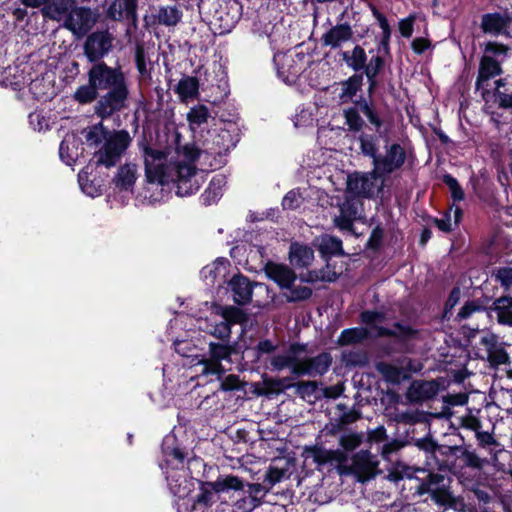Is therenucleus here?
<instances>
[{
    "label": "nucleus",
    "mask_w": 512,
    "mask_h": 512,
    "mask_svg": "<svg viewBox=\"0 0 512 512\" xmlns=\"http://www.w3.org/2000/svg\"><path fill=\"white\" fill-rule=\"evenodd\" d=\"M414 445L424 453L426 465L430 468L454 475L460 473L458 461L461 445L439 444L430 432L415 439Z\"/></svg>",
    "instance_id": "1"
},
{
    "label": "nucleus",
    "mask_w": 512,
    "mask_h": 512,
    "mask_svg": "<svg viewBox=\"0 0 512 512\" xmlns=\"http://www.w3.org/2000/svg\"><path fill=\"white\" fill-rule=\"evenodd\" d=\"M239 353L238 342H215L208 343V352L201 355L198 364L202 366L201 374L216 375L219 378L225 374L226 368L222 361L232 362V356Z\"/></svg>",
    "instance_id": "2"
},
{
    "label": "nucleus",
    "mask_w": 512,
    "mask_h": 512,
    "mask_svg": "<svg viewBox=\"0 0 512 512\" xmlns=\"http://www.w3.org/2000/svg\"><path fill=\"white\" fill-rule=\"evenodd\" d=\"M89 83L94 90H108L106 96H127L123 73L104 63L94 65L89 71Z\"/></svg>",
    "instance_id": "3"
},
{
    "label": "nucleus",
    "mask_w": 512,
    "mask_h": 512,
    "mask_svg": "<svg viewBox=\"0 0 512 512\" xmlns=\"http://www.w3.org/2000/svg\"><path fill=\"white\" fill-rule=\"evenodd\" d=\"M132 138L128 131L118 130L109 134L102 146L94 152L96 166H116L130 146Z\"/></svg>",
    "instance_id": "4"
},
{
    "label": "nucleus",
    "mask_w": 512,
    "mask_h": 512,
    "mask_svg": "<svg viewBox=\"0 0 512 512\" xmlns=\"http://www.w3.org/2000/svg\"><path fill=\"white\" fill-rule=\"evenodd\" d=\"M215 492H228L233 490L237 493L234 500V507L240 512H252L262 505V501L253 498L245 491V482L236 475H220L214 483H209Z\"/></svg>",
    "instance_id": "5"
},
{
    "label": "nucleus",
    "mask_w": 512,
    "mask_h": 512,
    "mask_svg": "<svg viewBox=\"0 0 512 512\" xmlns=\"http://www.w3.org/2000/svg\"><path fill=\"white\" fill-rule=\"evenodd\" d=\"M509 48L498 42H488L484 48V54L479 67V86L489 84L490 78H495L502 73L501 63L507 56Z\"/></svg>",
    "instance_id": "6"
},
{
    "label": "nucleus",
    "mask_w": 512,
    "mask_h": 512,
    "mask_svg": "<svg viewBox=\"0 0 512 512\" xmlns=\"http://www.w3.org/2000/svg\"><path fill=\"white\" fill-rule=\"evenodd\" d=\"M407 158L405 149L399 143H392L386 146L384 155L375 157L371 175L375 179L384 180L387 176L399 170Z\"/></svg>",
    "instance_id": "7"
},
{
    "label": "nucleus",
    "mask_w": 512,
    "mask_h": 512,
    "mask_svg": "<svg viewBox=\"0 0 512 512\" xmlns=\"http://www.w3.org/2000/svg\"><path fill=\"white\" fill-rule=\"evenodd\" d=\"M378 462L369 450H360L351 458V464L345 474L354 475L360 483H365L377 474Z\"/></svg>",
    "instance_id": "8"
},
{
    "label": "nucleus",
    "mask_w": 512,
    "mask_h": 512,
    "mask_svg": "<svg viewBox=\"0 0 512 512\" xmlns=\"http://www.w3.org/2000/svg\"><path fill=\"white\" fill-rule=\"evenodd\" d=\"M98 14L90 8H73L66 20L65 27L78 36L86 34L96 23Z\"/></svg>",
    "instance_id": "9"
},
{
    "label": "nucleus",
    "mask_w": 512,
    "mask_h": 512,
    "mask_svg": "<svg viewBox=\"0 0 512 512\" xmlns=\"http://www.w3.org/2000/svg\"><path fill=\"white\" fill-rule=\"evenodd\" d=\"M113 37L107 31L94 32L86 39L85 55L91 61L101 59L112 47Z\"/></svg>",
    "instance_id": "10"
},
{
    "label": "nucleus",
    "mask_w": 512,
    "mask_h": 512,
    "mask_svg": "<svg viewBox=\"0 0 512 512\" xmlns=\"http://www.w3.org/2000/svg\"><path fill=\"white\" fill-rule=\"evenodd\" d=\"M263 270L266 277L276 283L281 290L291 288V285L297 279L295 271L283 263L268 261Z\"/></svg>",
    "instance_id": "11"
},
{
    "label": "nucleus",
    "mask_w": 512,
    "mask_h": 512,
    "mask_svg": "<svg viewBox=\"0 0 512 512\" xmlns=\"http://www.w3.org/2000/svg\"><path fill=\"white\" fill-rule=\"evenodd\" d=\"M152 133L143 127L142 135L137 140L138 148L144 159V165L164 163L169 152L163 149L154 148L151 145Z\"/></svg>",
    "instance_id": "12"
},
{
    "label": "nucleus",
    "mask_w": 512,
    "mask_h": 512,
    "mask_svg": "<svg viewBox=\"0 0 512 512\" xmlns=\"http://www.w3.org/2000/svg\"><path fill=\"white\" fill-rule=\"evenodd\" d=\"M277 69L278 76L285 82L290 84L291 79L300 72L301 57L291 55L290 53H277L273 58Z\"/></svg>",
    "instance_id": "13"
},
{
    "label": "nucleus",
    "mask_w": 512,
    "mask_h": 512,
    "mask_svg": "<svg viewBox=\"0 0 512 512\" xmlns=\"http://www.w3.org/2000/svg\"><path fill=\"white\" fill-rule=\"evenodd\" d=\"M228 287L236 304L246 305L250 303L253 294V283L247 276L238 272L228 281Z\"/></svg>",
    "instance_id": "14"
},
{
    "label": "nucleus",
    "mask_w": 512,
    "mask_h": 512,
    "mask_svg": "<svg viewBox=\"0 0 512 512\" xmlns=\"http://www.w3.org/2000/svg\"><path fill=\"white\" fill-rule=\"evenodd\" d=\"M512 23V18L507 13H487L482 16L481 29L484 33L493 36L504 35Z\"/></svg>",
    "instance_id": "15"
},
{
    "label": "nucleus",
    "mask_w": 512,
    "mask_h": 512,
    "mask_svg": "<svg viewBox=\"0 0 512 512\" xmlns=\"http://www.w3.org/2000/svg\"><path fill=\"white\" fill-rule=\"evenodd\" d=\"M141 112L147 121H159L163 113V98H140L132 121L135 124V131L139 128L138 119Z\"/></svg>",
    "instance_id": "16"
},
{
    "label": "nucleus",
    "mask_w": 512,
    "mask_h": 512,
    "mask_svg": "<svg viewBox=\"0 0 512 512\" xmlns=\"http://www.w3.org/2000/svg\"><path fill=\"white\" fill-rule=\"evenodd\" d=\"M340 214L335 217V225L343 231H352L354 228V222L357 218V205L354 198L348 196L339 206Z\"/></svg>",
    "instance_id": "17"
},
{
    "label": "nucleus",
    "mask_w": 512,
    "mask_h": 512,
    "mask_svg": "<svg viewBox=\"0 0 512 512\" xmlns=\"http://www.w3.org/2000/svg\"><path fill=\"white\" fill-rule=\"evenodd\" d=\"M315 245L321 258L326 262L330 261L333 256L345 255L343 242L336 236L323 234L317 239V244Z\"/></svg>",
    "instance_id": "18"
},
{
    "label": "nucleus",
    "mask_w": 512,
    "mask_h": 512,
    "mask_svg": "<svg viewBox=\"0 0 512 512\" xmlns=\"http://www.w3.org/2000/svg\"><path fill=\"white\" fill-rule=\"evenodd\" d=\"M136 180L137 165L126 163L118 168L112 183L119 191H133Z\"/></svg>",
    "instance_id": "19"
},
{
    "label": "nucleus",
    "mask_w": 512,
    "mask_h": 512,
    "mask_svg": "<svg viewBox=\"0 0 512 512\" xmlns=\"http://www.w3.org/2000/svg\"><path fill=\"white\" fill-rule=\"evenodd\" d=\"M418 334V330L412 326L403 324L401 321L393 323L392 328L377 327V335L379 337H392L399 340V342H406L414 339Z\"/></svg>",
    "instance_id": "20"
},
{
    "label": "nucleus",
    "mask_w": 512,
    "mask_h": 512,
    "mask_svg": "<svg viewBox=\"0 0 512 512\" xmlns=\"http://www.w3.org/2000/svg\"><path fill=\"white\" fill-rule=\"evenodd\" d=\"M137 0H113L108 8L107 15L113 20L135 19Z\"/></svg>",
    "instance_id": "21"
},
{
    "label": "nucleus",
    "mask_w": 512,
    "mask_h": 512,
    "mask_svg": "<svg viewBox=\"0 0 512 512\" xmlns=\"http://www.w3.org/2000/svg\"><path fill=\"white\" fill-rule=\"evenodd\" d=\"M182 17L183 13L176 5L159 6L152 14L154 23L166 27L176 26L181 21Z\"/></svg>",
    "instance_id": "22"
},
{
    "label": "nucleus",
    "mask_w": 512,
    "mask_h": 512,
    "mask_svg": "<svg viewBox=\"0 0 512 512\" xmlns=\"http://www.w3.org/2000/svg\"><path fill=\"white\" fill-rule=\"evenodd\" d=\"M314 260V251L311 247L293 242L289 249V261L296 268H307Z\"/></svg>",
    "instance_id": "23"
},
{
    "label": "nucleus",
    "mask_w": 512,
    "mask_h": 512,
    "mask_svg": "<svg viewBox=\"0 0 512 512\" xmlns=\"http://www.w3.org/2000/svg\"><path fill=\"white\" fill-rule=\"evenodd\" d=\"M226 177L222 174L215 175L209 182L208 187L200 196L203 205L209 206L216 203L223 195L222 189L226 185Z\"/></svg>",
    "instance_id": "24"
},
{
    "label": "nucleus",
    "mask_w": 512,
    "mask_h": 512,
    "mask_svg": "<svg viewBox=\"0 0 512 512\" xmlns=\"http://www.w3.org/2000/svg\"><path fill=\"white\" fill-rule=\"evenodd\" d=\"M352 37V31L350 26L346 24L336 25L332 27L329 31H327L323 37V43L326 46H330L332 48H337L341 46L343 43L350 40Z\"/></svg>",
    "instance_id": "25"
},
{
    "label": "nucleus",
    "mask_w": 512,
    "mask_h": 512,
    "mask_svg": "<svg viewBox=\"0 0 512 512\" xmlns=\"http://www.w3.org/2000/svg\"><path fill=\"white\" fill-rule=\"evenodd\" d=\"M333 358L330 352L324 351L314 357H306L305 364L310 371V376H323L329 371Z\"/></svg>",
    "instance_id": "26"
},
{
    "label": "nucleus",
    "mask_w": 512,
    "mask_h": 512,
    "mask_svg": "<svg viewBox=\"0 0 512 512\" xmlns=\"http://www.w3.org/2000/svg\"><path fill=\"white\" fill-rule=\"evenodd\" d=\"M264 390L261 395L272 396L280 395L286 390L294 387L293 377L286 376L282 378L266 377L263 379Z\"/></svg>",
    "instance_id": "27"
},
{
    "label": "nucleus",
    "mask_w": 512,
    "mask_h": 512,
    "mask_svg": "<svg viewBox=\"0 0 512 512\" xmlns=\"http://www.w3.org/2000/svg\"><path fill=\"white\" fill-rule=\"evenodd\" d=\"M368 99L369 101H367V98H359L358 100H355L354 103L356 104L358 109L363 113V115L368 119V121L376 127L377 133L380 136H382V118L380 117L379 113L377 112L372 103L373 98Z\"/></svg>",
    "instance_id": "28"
},
{
    "label": "nucleus",
    "mask_w": 512,
    "mask_h": 512,
    "mask_svg": "<svg viewBox=\"0 0 512 512\" xmlns=\"http://www.w3.org/2000/svg\"><path fill=\"white\" fill-rule=\"evenodd\" d=\"M145 176L148 183L165 185L170 181V166L164 163L145 165Z\"/></svg>",
    "instance_id": "29"
},
{
    "label": "nucleus",
    "mask_w": 512,
    "mask_h": 512,
    "mask_svg": "<svg viewBox=\"0 0 512 512\" xmlns=\"http://www.w3.org/2000/svg\"><path fill=\"white\" fill-rule=\"evenodd\" d=\"M81 133L86 140V144L89 147L96 148L99 145L102 146V144L108 138L109 134H111L112 132H109L106 128H104L102 123H99L86 129H83Z\"/></svg>",
    "instance_id": "30"
},
{
    "label": "nucleus",
    "mask_w": 512,
    "mask_h": 512,
    "mask_svg": "<svg viewBox=\"0 0 512 512\" xmlns=\"http://www.w3.org/2000/svg\"><path fill=\"white\" fill-rule=\"evenodd\" d=\"M127 98H100L96 106V114L102 119L110 117L114 112L125 106Z\"/></svg>",
    "instance_id": "31"
},
{
    "label": "nucleus",
    "mask_w": 512,
    "mask_h": 512,
    "mask_svg": "<svg viewBox=\"0 0 512 512\" xmlns=\"http://www.w3.org/2000/svg\"><path fill=\"white\" fill-rule=\"evenodd\" d=\"M210 482L202 483L201 491L196 496L193 505L192 510L193 511H201L203 512L205 509L212 506L214 503V496L215 494H219L220 492H215L211 485H209Z\"/></svg>",
    "instance_id": "32"
},
{
    "label": "nucleus",
    "mask_w": 512,
    "mask_h": 512,
    "mask_svg": "<svg viewBox=\"0 0 512 512\" xmlns=\"http://www.w3.org/2000/svg\"><path fill=\"white\" fill-rule=\"evenodd\" d=\"M361 153L372 159V164L375 162V157H378V136L374 134L361 133L358 137Z\"/></svg>",
    "instance_id": "33"
},
{
    "label": "nucleus",
    "mask_w": 512,
    "mask_h": 512,
    "mask_svg": "<svg viewBox=\"0 0 512 512\" xmlns=\"http://www.w3.org/2000/svg\"><path fill=\"white\" fill-rule=\"evenodd\" d=\"M458 465L460 466V473L466 468L480 470L483 467V460L475 451H470L466 446L461 445Z\"/></svg>",
    "instance_id": "34"
},
{
    "label": "nucleus",
    "mask_w": 512,
    "mask_h": 512,
    "mask_svg": "<svg viewBox=\"0 0 512 512\" xmlns=\"http://www.w3.org/2000/svg\"><path fill=\"white\" fill-rule=\"evenodd\" d=\"M196 177V167L191 162H175L170 167V180H182Z\"/></svg>",
    "instance_id": "35"
},
{
    "label": "nucleus",
    "mask_w": 512,
    "mask_h": 512,
    "mask_svg": "<svg viewBox=\"0 0 512 512\" xmlns=\"http://www.w3.org/2000/svg\"><path fill=\"white\" fill-rule=\"evenodd\" d=\"M367 337V331L364 328L354 327L344 329L338 338L340 346H348L362 342Z\"/></svg>",
    "instance_id": "36"
},
{
    "label": "nucleus",
    "mask_w": 512,
    "mask_h": 512,
    "mask_svg": "<svg viewBox=\"0 0 512 512\" xmlns=\"http://www.w3.org/2000/svg\"><path fill=\"white\" fill-rule=\"evenodd\" d=\"M224 322L231 328L234 324H244L248 321V315L244 310L235 306H226L221 312Z\"/></svg>",
    "instance_id": "37"
},
{
    "label": "nucleus",
    "mask_w": 512,
    "mask_h": 512,
    "mask_svg": "<svg viewBox=\"0 0 512 512\" xmlns=\"http://www.w3.org/2000/svg\"><path fill=\"white\" fill-rule=\"evenodd\" d=\"M285 290L289 291V293H283L287 303L307 301L313 294V290L308 286H294L292 284L291 288H286Z\"/></svg>",
    "instance_id": "38"
},
{
    "label": "nucleus",
    "mask_w": 512,
    "mask_h": 512,
    "mask_svg": "<svg viewBox=\"0 0 512 512\" xmlns=\"http://www.w3.org/2000/svg\"><path fill=\"white\" fill-rule=\"evenodd\" d=\"M506 83L502 79H494L490 78L489 84L484 87L479 86V77L476 82V91L481 94V96H508L507 90L502 91L501 88H504Z\"/></svg>",
    "instance_id": "39"
},
{
    "label": "nucleus",
    "mask_w": 512,
    "mask_h": 512,
    "mask_svg": "<svg viewBox=\"0 0 512 512\" xmlns=\"http://www.w3.org/2000/svg\"><path fill=\"white\" fill-rule=\"evenodd\" d=\"M343 59L348 66L358 71L365 67L366 53L363 48L356 46L351 53L344 52Z\"/></svg>",
    "instance_id": "40"
},
{
    "label": "nucleus",
    "mask_w": 512,
    "mask_h": 512,
    "mask_svg": "<svg viewBox=\"0 0 512 512\" xmlns=\"http://www.w3.org/2000/svg\"><path fill=\"white\" fill-rule=\"evenodd\" d=\"M199 82L192 76L183 77L176 86L175 92L179 96H196L198 93Z\"/></svg>",
    "instance_id": "41"
},
{
    "label": "nucleus",
    "mask_w": 512,
    "mask_h": 512,
    "mask_svg": "<svg viewBox=\"0 0 512 512\" xmlns=\"http://www.w3.org/2000/svg\"><path fill=\"white\" fill-rule=\"evenodd\" d=\"M442 182L449 188L451 198L454 202H460L464 200L465 192L454 176L446 173L442 176Z\"/></svg>",
    "instance_id": "42"
},
{
    "label": "nucleus",
    "mask_w": 512,
    "mask_h": 512,
    "mask_svg": "<svg viewBox=\"0 0 512 512\" xmlns=\"http://www.w3.org/2000/svg\"><path fill=\"white\" fill-rule=\"evenodd\" d=\"M304 454L306 455V457H312L313 461L319 466L328 464V449H325L322 446H305Z\"/></svg>",
    "instance_id": "43"
},
{
    "label": "nucleus",
    "mask_w": 512,
    "mask_h": 512,
    "mask_svg": "<svg viewBox=\"0 0 512 512\" xmlns=\"http://www.w3.org/2000/svg\"><path fill=\"white\" fill-rule=\"evenodd\" d=\"M438 391V385L435 381H423L415 388L418 400L432 399Z\"/></svg>",
    "instance_id": "44"
},
{
    "label": "nucleus",
    "mask_w": 512,
    "mask_h": 512,
    "mask_svg": "<svg viewBox=\"0 0 512 512\" xmlns=\"http://www.w3.org/2000/svg\"><path fill=\"white\" fill-rule=\"evenodd\" d=\"M173 182L176 184V194L181 197L192 195L199 189L195 178L176 180Z\"/></svg>",
    "instance_id": "45"
},
{
    "label": "nucleus",
    "mask_w": 512,
    "mask_h": 512,
    "mask_svg": "<svg viewBox=\"0 0 512 512\" xmlns=\"http://www.w3.org/2000/svg\"><path fill=\"white\" fill-rule=\"evenodd\" d=\"M488 361L491 366L498 367L500 365L510 364V357L503 347H496L488 351Z\"/></svg>",
    "instance_id": "46"
},
{
    "label": "nucleus",
    "mask_w": 512,
    "mask_h": 512,
    "mask_svg": "<svg viewBox=\"0 0 512 512\" xmlns=\"http://www.w3.org/2000/svg\"><path fill=\"white\" fill-rule=\"evenodd\" d=\"M59 156L61 160L67 165H72L75 163L77 154V148L73 144V147H70V141L68 139H64L61 141L59 146Z\"/></svg>",
    "instance_id": "47"
},
{
    "label": "nucleus",
    "mask_w": 512,
    "mask_h": 512,
    "mask_svg": "<svg viewBox=\"0 0 512 512\" xmlns=\"http://www.w3.org/2000/svg\"><path fill=\"white\" fill-rule=\"evenodd\" d=\"M209 334L217 338L219 340L218 342H232L231 328L228 326V323L223 320L213 325Z\"/></svg>",
    "instance_id": "48"
},
{
    "label": "nucleus",
    "mask_w": 512,
    "mask_h": 512,
    "mask_svg": "<svg viewBox=\"0 0 512 512\" xmlns=\"http://www.w3.org/2000/svg\"><path fill=\"white\" fill-rule=\"evenodd\" d=\"M296 389V395L302 399H306L311 397L318 390V383L316 381L308 380V381H298L294 383V387Z\"/></svg>",
    "instance_id": "49"
},
{
    "label": "nucleus",
    "mask_w": 512,
    "mask_h": 512,
    "mask_svg": "<svg viewBox=\"0 0 512 512\" xmlns=\"http://www.w3.org/2000/svg\"><path fill=\"white\" fill-rule=\"evenodd\" d=\"M357 108H349L344 111V116L346 120V124L349 127L350 131L358 132L362 129L364 125L363 119L360 117Z\"/></svg>",
    "instance_id": "50"
},
{
    "label": "nucleus",
    "mask_w": 512,
    "mask_h": 512,
    "mask_svg": "<svg viewBox=\"0 0 512 512\" xmlns=\"http://www.w3.org/2000/svg\"><path fill=\"white\" fill-rule=\"evenodd\" d=\"M374 180L376 179L372 177L371 172L369 174L360 173V197L370 199L374 196Z\"/></svg>",
    "instance_id": "51"
},
{
    "label": "nucleus",
    "mask_w": 512,
    "mask_h": 512,
    "mask_svg": "<svg viewBox=\"0 0 512 512\" xmlns=\"http://www.w3.org/2000/svg\"><path fill=\"white\" fill-rule=\"evenodd\" d=\"M385 320V313L375 310H364L360 313V321L370 327L376 328V323H381Z\"/></svg>",
    "instance_id": "52"
},
{
    "label": "nucleus",
    "mask_w": 512,
    "mask_h": 512,
    "mask_svg": "<svg viewBox=\"0 0 512 512\" xmlns=\"http://www.w3.org/2000/svg\"><path fill=\"white\" fill-rule=\"evenodd\" d=\"M208 117L209 111L208 108L204 105L193 107L188 113V120L191 124L201 125L207 122Z\"/></svg>",
    "instance_id": "53"
},
{
    "label": "nucleus",
    "mask_w": 512,
    "mask_h": 512,
    "mask_svg": "<svg viewBox=\"0 0 512 512\" xmlns=\"http://www.w3.org/2000/svg\"><path fill=\"white\" fill-rule=\"evenodd\" d=\"M284 476L285 470L276 466H269L265 473L263 483L270 487L271 490L275 484L279 483L284 478Z\"/></svg>",
    "instance_id": "54"
},
{
    "label": "nucleus",
    "mask_w": 512,
    "mask_h": 512,
    "mask_svg": "<svg viewBox=\"0 0 512 512\" xmlns=\"http://www.w3.org/2000/svg\"><path fill=\"white\" fill-rule=\"evenodd\" d=\"M336 462L337 463V470L340 472V474H345L346 468L348 467L346 465L347 462V455L340 451L339 449H329L328 450V463Z\"/></svg>",
    "instance_id": "55"
},
{
    "label": "nucleus",
    "mask_w": 512,
    "mask_h": 512,
    "mask_svg": "<svg viewBox=\"0 0 512 512\" xmlns=\"http://www.w3.org/2000/svg\"><path fill=\"white\" fill-rule=\"evenodd\" d=\"M362 85L361 76H352L342 83V93L340 96H355Z\"/></svg>",
    "instance_id": "56"
},
{
    "label": "nucleus",
    "mask_w": 512,
    "mask_h": 512,
    "mask_svg": "<svg viewBox=\"0 0 512 512\" xmlns=\"http://www.w3.org/2000/svg\"><path fill=\"white\" fill-rule=\"evenodd\" d=\"M135 61L140 75L142 77H147L149 74L147 66L150 60L147 59L144 47L142 45H137L136 47Z\"/></svg>",
    "instance_id": "57"
},
{
    "label": "nucleus",
    "mask_w": 512,
    "mask_h": 512,
    "mask_svg": "<svg viewBox=\"0 0 512 512\" xmlns=\"http://www.w3.org/2000/svg\"><path fill=\"white\" fill-rule=\"evenodd\" d=\"M362 442L360 435L356 433L344 434L340 437L339 444L345 451L355 450Z\"/></svg>",
    "instance_id": "58"
},
{
    "label": "nucleus",
    "mask_w": 512,
    "mask_h": 512,
    "mask_svg": "<svg viewBox=\"0 0 512 512\" xmlns=\"http://www.w3.org/2000/svg\"><path fill=\"white\" fill-rule=\"evenodd\" d=\"M295 362V358L286 354L274 355L270 361L271 367L275 371H282L289 368Z\"/></svg>",
    "instance_id": "59"
},
{
    "label": "nucleus",
    "mask_w": 512,
    "mask_h": 512,
    "mask_svg": "<svg viewBox=\"0 0 512 512\" xmlns=\"http://www.w3.org/2000/svg\"><path fill=\"white\" fill-rule=\"evenodd\" d=\"M245 491L250 494L253 498H258L263 502L264 497L268 492H270V487L266 484L260 483H248L245 482Z\"/></svg>",
    "instance_id": "60"
},
{
    "label": "nucleus",
    "mask_w": 512,
    "mask_h": 512,
    "mask_svg": "<svg viewBox=\"0 0 512 512\" xmlns=\"http://www.w3.org/2000/svg\"><path fill=\"white\" fill-rule=\"evenodd\" d=\"M177 154L183 156L185 161L194 163L200 157V149L195 143H185Z\"/></svg>",
    "instance_id": "61"
},
{
    "label": "nucleus",
    "mask_w": 512,
    "mask_h": 512,
    "mask_svg": "<svg viewBox=\"0 0 512 512\" xmlns=\"http://www.w3.org/2000/svg\"><path fill=\"white\" fill-rule=\"evenodd\" d=\"M495 278L500 282L501 286L506 290L512 287V267H500L495 272Z\"/></svg>",
    "instance_id": "62"
},
{
    "label": "nucleus",
    "mask_w": 512,
    "mask_h": 512,
    "mask_svg": "<svg viewBox=\"0 0 512 512\" xmlns=\"http://www.w3.org/2000/svg\"><path fill=\"white\" fill-rule=\"evenodd\" d=\"M485 308L482 307L476 300H468L462 306L457 314L459 320L468 319L474 312L482 311Z\"/></svg>",
    "instance_id": "63"
},
{
    "label": "nucleus",
    "mask_w": 512,
    "mask_h": 512,
    "mask_svg": "<svg viewBox=\"0 0 512 512\" xmlns=\"http://www.w3.org/2000/svg\"><path fill=\"white\" fill-rule=\"evenodd\" d=\"M220 388L222 391H238L243 388L238 375L229 374L221 381Z\"/></svg>",
    "instance_id": "64"
}]
</instances>
